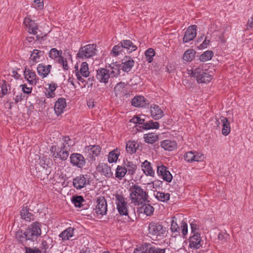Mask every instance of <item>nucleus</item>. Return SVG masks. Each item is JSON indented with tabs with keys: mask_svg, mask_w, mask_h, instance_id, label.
<instances>
[{
	"mask_svg": "<svg viewBox=\"0 0 253 253\" xmlns=\"http://www.w3.org/2000/svg\"><path fill=\"white\" fill-rule=\"evenodd\" d=\"M42 234L41 224L37 221L29 225L25 231L19 230L16 232L15 236L20 244L28 245V242H34Z\"/></svg>",
	"mask_w": 253,
	"mask_h": 253,
	"instance_id": "obj_1",
	"label": "nucleus"
},
{
	"mask_svg": "<svg viewBox=\"0 0 253 253\" xmlns=\"http://www.w3.org/2000/svg\"><path fill=\"white\" fill-rule=\"evenodd\" d=\"M130 198L135 205H140L144 203H149V195L140 186L137 184L132 185L130 187Z\"/></svg>",
	"mask_w": 253,
	"mask_h": 253,
	"instance_id": "obj_2",
	"label": "nucleus"
},
{
	"mask_svg": "<svg viewBox=\"0 0 253 253\" xmlns=\"http://www.w3.org/2000/svg\"><path fill=\"white\" fill-rule=\"evenodd\" d=\"M137 48V46L133 44L132 41L129 40H125L122 41L120 43L115 45L112 50V52L115 56H117L120 54L123 55V53H131L136 50Z\"/></svg>",
	"mask_w": 253,
	"mask_h": 253,
	"instance_id": "obj_3",
	"label": "nucleus"
},
{
	"mask_svg": "<svg viewBox=\"0 0 253 253\" xmlns=\"http://www.w3.org/2000/svg\"><path fill=\"white\" fill-rule=\"evenodd\" d=\"M190 75L192 77L196 79L198 84L209 83L212 79L211 76L204 71L201 67L193 69L191 71Z\"/></svg>",
	"mask_w": 253,
	"mask_h": 253,
	"instance_id": "obj_4",
	"label": "nucleus"
},
{
	"mask_svg": "<svg viewBox=\"0 0 253 253\" xmlns=\"http://www.w3.org/2000/svg\"><path fill=\"white\" fill-rule=\"evenodd\" d=\"M96 45L88 44L80 48L77 57L80 59L88 58L94 56L96 54Z\"/></svg>",
	"mask_w": 253,
	"mask_h": 253,
	"instance_id": "obj_5",
	"label": "nucleus"
},
{
	"mask_svg": "<svg viewBox=\"0 0 253 253\" xmlns=\"http://www.w3.org/2000/svg\"><path fill=\"white\" fill-rule=\"evenodd\" d=\"M148 230L151 235L157 238L158 236H164L166 228L159 222L152 221L149 223Z\"/></svg>",
	"mask_w": 253,
	"mask_h": 253,
	"instance_id": "obj_6",
	"label": "nucleus"
},
{
	"mask_svg": "<svg viewBox=\"0 0 253 253\" xmlns=\"http://www.w3.org/2000/svg\"><path fill=\"white\" fill-rule=\"evenodd\" d=\"M115 198L117 209L120 214L121 215H128V205L124 196L122 194H116Z\"/></svg>",
	"mask_w": 253,
	"mask_h": 253,
	"instance_id": "obj_7",
	"label": "nucleus"
},
{
	"mask_svg": "<svg viewBox=\"0 0 253 253\" xmlns=\"http://www.w3.org/2000/svg\"><path fill=\"white\" fill-rule=\"evenodd\" d=\"M70 163L78 168L82 169L85 164L86 161L84 157L81 154L74 153L70 156Z\"/></svg>",
	"mask_w": 253,
	"mask_h": 253,
	"instance_id": "obj_8",
	"label": "nucleus"
},
{
	"mask_svg": "<svg viewBox=\"0 0 253 253\" xmlns=\"http://www.w3.org/2000/svg\"><path fill=\"white\" fill-rule=\"evenodd\" d=\"M95 208L96 212L102 215L106 214L107 211V204L104 197L100 196L97 199Z\"/></svg>",
	"mask_w": 253,
	"mask_h": 253,
	"instance_id": "obj_9",
	"label": "nucleus"
},
{
	"mask_svg": "<svg viewBox=\"0 0 253 253\" xmlns=\"http://www.w3.org/2000/svg\"><path fill=\"white\" fill-rule=\"evenodd\" d=\"M202 243L203 241L201 239V235L199 233L197 232L190 237L189 247L191 249H199L200 247H202Z\"/></svg>",
	"mask_w": 253,
	"mask_h": 253,
	"instance_id": "obj_10",
	"label": "nucleus"
},
{
	"mask_svg": "<svg viewBox=\"0 0 253 253\" xmlns=\"http://www.w3.org/2000/svg\"><path fill=\"white\" fill-rule=\"evenodd\" d=\"M158 175L162 177L164 180L170 182L172 179V175L168 170V168L164 165L157 167Z\"/></svg>",
	"mask_w": 253,
	"mask_h": 253,
	"instance_id": "obj_11",
	"label": "nucleus"
},
{
	"mask_svg": "<svg viewBox=\"0 0 253 253\" xmlns=\"http://www.w3.org/2000/svg\"><path fill=\"white\" fill-rule=\"evenodd\" d=\"M110 70L104 68H100L97 70L96 78L101 83L106 84L108 82L111 74Z\"/></svg>",
	"mask_w": 253,
	"mask_h": 253,
	"instance_id": "obj_12",
	"label": "nucleus"
},
{
	"mask_svg": "<svg viewBox=\"0 0 253 253\" xmlns=\"http://www.w3.org/2000/svg\"><path fill=\"white\" fill-rule=\"evenodd\" d=\"M196 28L197 26L196 25H191L188 27L183 38V42H188L192 41L195 38L197 35Z\"/></svg>",
	"mask_w": 253,
	"mask_h": 253,
	"instance_id": "obj_13",
	"label": "nucleus"
},
{
	"mask_svg": "<svg viewBox=\"0 0 253 253\" xmlns=\"http://www.w3.org/2000/svg\"><path fill=\"white\" fill-rule=\"evenodd\" d=\"M144 124L141 126H136V129L138 131H142V129L149 130L150 129H158L160 126L159 123L157 122H154L152 120L146 121L144 120Z\"/></svg>",
	"mask_w": 253,
	"mask_h": 253,
	"instance_id": "obj_14",
	"label": "nucleus"
},
{
	"mask_svg": "<svg viewBox=\"0 0 253 253\" xmlns=\"http://www.w3.org/2000/svg\"><path fill=\"white\" fill-rule=\"evenodd\" d=\"M134 60L129 56H126L122 59L121 69L125 72L128 73L134 65Z\"/></svg>",
	"mask_w": 253,
	"mask_h": 253,
	"instance_id": "obj_15",
	"label": "nucleus"
},
{
	"mask_svg": "<svg viewBox=\"0 0 253 253\" xmlns=\"http://www.w3.org/2000/svg\"><path fill=\"white\" fill-rule=\"evenodd\" d=\"M96 169L101 175L108 178L111 177L113 174L111 168L107 164L104 163H99L96 167Z\"/></svg>",
	"mask_w": 253,
	"mask_h": 253,
	"instance_id": "obj_16",
	"label": "nucleus"
},
{
	"mask_svg": "<svg viewBox=\"0 0 253 253\" xmlns=\"http://www.w3.org/2000/svg\"><path fill=\"white\" fill-rule=\"evenodd\" d=\"M24 24L28 28V31L30 34L37 35L38 27L34 21L27 17L24 20Z\"/></svg>",
	"mask_w": 253,
	"mask_h": 253,
	"instance_id": "obj_17",
	"label": "nucleus"
},
{
	"mask_svg": "<svg viewBox=\"0 0 253 253\" xmlns=\"http://www.w3.org/2000/svg\"><path fill=\"white\" fill-rule=\"evenodd\" d=\"M150 110L151 116L155 120H159L164 116L163 111L157 105L153 104L151 105Z\"/></svg>",
	"mask_w": 253,
	"mask_h": 253,
	"instance_id": "obj_18",
	"label": "nucleus"
},
{
	"mask_svg": "<svg viewBox=\"0 0 253 253\" xmlns=\"http://www.w3.org/2000/svg\"><path fill=\"white\" fill-rule=\"evenodd\" d=\"M66 107V99L64 98H60L55 102L54 109L57 116L61 115Z\"/></svg>",
	"mask_w": 253,
	"mask_h": 253,
	"instance_id": "obj_19",
	"label": "nucleus"
},
{
	"mask_svg": "<svg viewBox=\"0 0 253 253\" xmlns=\"http://www.w3.org/2000/svg\"><path fill=\"white\" fill-rule=\"evenodd\" d=\"M74 187L77 189H81L86 184V178L83 174H80L74 178L73 180Z\"/></svg>",
	"mask_w": 253,
	"mask_h": 253,
	"instance_id": "obj_20",
	"label": "nucleus"
},
{
	"mask_svg": "<svg viewBox=\"0 0 253 253\" xmlns=\"http://www.w3.org/2000/svg\"><path fill=\"white\" fill-rule=\"evenodd\" d=\"M24 74L25 78L27 80L28 82L32 85H36L37 81L36 80L37 76L35 72L30 69H25Z\"/></svg>",
	"mask_w": 253,
	"mask_h": 253,
	"instance_id": "obj_21",
	"label": "nucleus"
},
{
	"mask_svg": "<svg viewBox=\"0 0 253 253\" xmlns=\"http://www.w3.org/2000/svg\"><path fill=\"white\" fill-rule=\"evenodd\" d=\"M51 68V65H50L45 66L42 64H40L37 68V72L40 76L42 77V78H44L47 77L50 73Z\"/></svg>",
	"mask_w": 253,
	"mask_h": 253,
	"instance_id": "obj_22",
	"label": "nucleus"
},
{
	"mask_svg": "<svg viewBox=\"0 0 253 253\" xmlns=\"http://www.w3.org/2000/svg\"><path fill=\"white\" fill-rule=\"evenodd\" d=\"M44 52L38 49H34L31 52L29 58V61L32 65H34L37 63L40 59L41 56L43 55Z\"/></svg>",
	"mask_w": 253,
	"mask_h": 253,
	"instance_id": "obj_23",
	"label": "nucleus"
},
{
	"mask_svg": "<svg viewBox=\"0 0 253 253\" xmlns=\"http://www.w3.org/2000/svg\"><path fill=\"white\" fill-rule=\"evenodd\" d=\"M176 143L175 141L167 139L162 141L161 142V147L165 150L171 151L176 149Z\"/></svg>",
	"mask_w": 253,
	"mask_h": 253,
	"instance_id": "obj_24",
	"label": "nucleus"
},
{
	"mask_svg": "<svg viewBox=\"0 0 253 253\" xmlns=\"http://www.w3.org/2000/svg\"><path fill=\"white\" fill-rule=\"evenodd\" d=\"M108 67L110 69V74L113 77H117L120 74L121 69V65L117 62H113L109 64Z\"/></svg>",
	"mask_w": 253,
	"mask_h": 253,
	"instance_id": "obj_25",
	"label": "nucleus"
},
{
	"mask_svg": "<svg viewBox=\"0 0 253 253\" xmlns=\"http://www.w3.org/2000/svg\"><path fill=\"white\" fill-rule=\"evenodd\" d=\"M219 119L222 124V133L223 135L227 136L230 133L231 130L230 122L227 118L223 116L220 117Z\"/></svg>",
	"mask_w": 253,
	"mask_h": 253,
	"instance_id": "obj_26",
	"label": "nucleus"
},
{
	"mask_svg": "<svg viewBox=\"0 0 253 253\" xmlns=\"http://www.w3.org/2000/svg\"><path fill=\"white\" fill-rule=\"evenodd\" d=\"M131 105L136 107L145 106L147 104V101L144 96H137L131 100Z\"/></svg>",
	"mask_w": 253,
	"mask_h": 253,
	"instance_id": "obj_27",
	"label": "nucleus"
},
{
	"mask_svg": "<svg viewBox=\"0 0 253 253\" xmlns=\"http://www.w3.org/2000/svg\"><path fill=\"white\" fill-rule=\"evenodd\" d=\"M139 147V144L135 141L129 140L126 143V149L128 153L132 154L136 152Z\"/></svg>",
	"mask_w": 253,
	"mask_h": 253,
	"instance_id": "obj_28",
	"label": "nucleus"
},
{
	"mask_svg": "<svg viewBox=\"0 0 253 253\" xmlns=\"http://www.w3.org/2000/svg\"><path fill=\"white\" fill-rule=\"evenodd\" d=\"M30 209L27 207H23L20 211V215L21 218L26 221H30L34 220V215L29 212Z\"/></svg>",
	"mask_w": 253,
	"mask_h": 253,
	"instance_id": "obj_29",
	"label": "nucleus"
},
{
	"mask_svg": "<svg viewBox=\"0 0 253 253\" xmlns=\"http://www.w3.org/2000/svg\"><path fill=\"white\" fill-rule=\"evenodd\" d=\"M141 167L143 168V170L146 175L154 176L155 174L154 170L153 169L151 163L148 161L145 160L142 164Z\"/></svg>",
	"mask_w": 253,
	"mask_h": 253,
	"instance_id": "obj_30",
	"label": "nucleus"
},
{
	"mask_svg": "<svg viewBox=\"0 0 253 253\" xmlns=\"http://www.w3.org/2000/svg\"><path fill=\"white\" fill-rule=\"evenodd\" d=\"M75 228L73 227H68L65 230L63 231L59 235L63 241L68 240L70 238L73 236Z\"/></svg>",
	"mask_w": 253,
	"mask_h": 253,
	"instance_id": "obj_31",
	"label": "nucleus"
},
{
	"mask_svg": "<svg viewBox=\"0 0 253 253\" xmlns=\"http://www.w3.org/2000/svg\"><path fill=\"white\" fill-rule=\"evenodd\" d=\"M146 143L153 144L159 140V136L155 133L145 134L143 136Z\"/></svg>",
	"mask_w": 253,
	"mask_h": 253,
	"instance_id": "obj_32",
	"label": "nucleus"
},
{
	"mask_svg": "<svg viewBox=\"0 0 253 253\" xmlns=\"http://www.w3.org/2000/svg\"><path fill=\"white\" fill-rule=\"evenodd\" d=\"M86 149L89 155H91L90 158L92 159L94 157L98 156L99 155L101 149L99 145H89Z\"/></svg>",
	"mask_w": 253,
	"mask_h": 253,
	"instance_id": "obj_33",
	"label": "nucleus"
},
{
	"mask_svg": "<svg viewBox=\"0 0 253 253\" xmlns=\"http://www.w3.org/2000/svg\"><path fill=\"white\" fill-rule=\"evenodd\" d=\"M145 249V251L147 253H165L166 249H160L159 248L152 246L150 244H145V247H143V250Z\"/></svg>",
	"mask_w": 253,
	"mask_h": 253,
	"instance_id": "obj_34",
	"label": "nucleus"
},
{
	"mask_svg": "<svg viewBox=\"0 0 253 253\" xmlns=\"http://www.w3.org/2000/svg\"><path fill=\"white\" fill-rule=\"evenodd\" d=\"M71 201L76 207L81 208L85 206V201L82 196H73Z\"/></svg>",
	"mask_w": 253,
	"mask_h": 253,
	"instance_id": "obj_35",
	"label": "nucleus"
},
{
	"mask_svg": "<svg viewBox=\"0 0 253 253\" xmlns=\"http://www.w3.org/2000/svg\"><path fill=\"white\" fill-rule=\"evenodd\" d=\"M124 166L126 168L128 174L133 175L137 169L136 165L134 164L132 162L128 161L127 160L124 161Z\"/></svg>",
	"mask_w": 253,
	"mask_h": 253,
	"instance_id": "obj_36",
	"label": "nucleus"
},
{
	"mask_svg": "<svg viewBox=\"0 0 253 253\" xmlns=\"http://www.w3.org/2000/svg\"><path fill=\"white\" fill-rule=\"evenodd\" d=\"M60 151L59 157L60 160L62 161H66L69 155V152L65 149V145L64 144H62L61 146L59 147Z\"/></svg>",
	"mask_w": 253,
	"mask_h": 253,
	"instance_id": "obj_37",
	"label": "nucleus"
},
{
	"mask_svg": "<svg viewBox=\"0 0 253 253\" xmlns=\"http://www.w3.org/2000/svg\"><path fill=\"white\" fill-rule=\"evenodd\" d=\"M127 172V169L126 167L118 166L116 169V177L119 179H122Z\"/></svg>",
	"mask_w": 253,
	"mask_h": 253,
	"instance_id": "obj_38",
	"label": "nucleus"
},
{
	"mask_svg": "<svg viewBox=\"0 0 253 253\" xmlns=\"http://www.w3.org/2000/svg\"><path fill=\"white\" fill-rule=\"evenodd\" d=\"M195 53L193 49H188L185 52L183 59L186 61L190 62L194 58Z\"/></svg>",
	"mask_w": 253,
	"mask_h": 253,
	"instance_id": "obj_39",
	"label": "nucleus"
},
{
	"mask_svg": "<svg viewBox=\"0 0 253 253\" xmlns=\"http://www.w3.org/2000/svg\"><path fill=\"white\" fill-rule=\"evenodd\" d=\"M141 210L143 211L147 216H150L153 213L154 208L150 204H145L142 205Z\"/></svg>",
	"mask_w": 253,
	"mask_h": 253,
	"instance_id": "obj_40",
	"label": "nucleus"
},
{
	"mask_svg": "<svg viewBox=\"0 0 253 253\" xmlns=\"http://www.w3.org/2000/svg\"><path fill=\"white\" fill-rule=\"evenodd\" d=\"M118 149H116L109 153L108 157V161L110 163L117 161L118 157L119 156V153H118Z\"/></svg>",
	"mask_w": 253,
	"mask_h": 253,
	"instance_id": "obj_41",
	"label": "nucleus"
},
{
	"mask_svg": "<svg viewBox=\"0 0 253 253\" xmlns=\"http://www.w3.org/2000/svg\"><path fill=\"white\" fill-rule=\"evenodd\" d=\"M52 243V239L48 236H44L42 241V249L46 250Z\"/></svg>",
	"mask_w": 253,
	"mask_h": 253,
	"instance_id": "obj_42",
	"label": "nucleus"
},
{
	"mask_svg": "<svg viewBox=\"0 0 253 253\" xmlns=\"http://www.w3.org/2000/svg\"><path fill=\"white\" fill-rule=\"evenodd\" d=\"M155 197L159 201L166 202L169 200L170 195L169 193L157 192Z\"/></svg>",
	"mask_w": 253,
	"mask_h": 253,
	"instance_id": "obj_43",
	"label": "nucleus"
},
{
	"mask_svg": "<svg viewBox=\"0 0 253 253\" xmlns=\"http://www.w3.org/2000/svg\"><path fill=\"white\" fill-rule=\"evenodd\" d=\"M62 54V50H58L55 48H53L50 49L49 53V56L51 59H55L56 58H58V59L60 57H62L61 56Z\"/></svg>",
	"mask_w": 253,
	"mask_h": 253,
	"instance_id": "obj_44",
	"label": "nucleus"
},
{
	"mask_svg": "<svg viewBox=\"0 0 253 253\" xmlns=\"http://www.w3.org/2000/svg\"><path fill=\"white\" fill-rule=\"evenodd\" d=\"M213 55V53L212 51L207 50L200 55V60L202 62L207 61L211 59Z\"/></svg>",
	"mask_w": 253,
	"mask_h": 253,
	"instance_id": "obj_45",
	"label": "nucleus"
},
{
	"mask_svg": "<svg viewBox=\"0 0 253 253\" xmlns=\"http://www.w3.org/2000/svg\"><path fill=\"white\" fill-rule=\"evenodd\" d=\"M180 231L183 236H185L187 235L188 232V226L187 223L184 220L181 221L180 223V226H179L178 231H175V232L178 233V235H179Z\"/></svg>",
	"mask_w": 253,
	"mask_h": 253,
	"instance_id": "obj_46",
	"label": "nucleus"
},
{
	"mask_svg": "<svg viewBox=\"0 0 253 253\" xmlns=\"http://www.w3.org/2000/svg\"><path fill=\"white\" fill-rule=\"evenodd\" d=\"M155 55V52L153 48H150L146 50L145 52V56L146 58V61L148 63H151L153 60V57Z\"/></svg>",
	"mask_w": 253,
	"mask_h": 253,
	"instance_id": "obj_47",
	"label": "nucleus"
},
{
	"mask_svg": "<svg viewBox=\"0 0 253 253\" xmlns=\"http://www.w3.org/2000/svg\"><path fill=\"white\" fill-rule=\"evenodd\" d=\"M80 73L83 77H87L89 76V72H88V64L86 62L82 63Z\"/></svg>",
	"mask_w": 253,
	"mask_h": 253,
	"instance_id": "obj_48",
	"label": "nucleus"
},
{
	"mask_svg": "<svg viewBox=\"0 0 253 253\" xmlns=\"http://www.w3.org/2000/svg\"><path fill=\"white\" fill-rule=\"evenodd\" d=\"M143 117H145V115H142ZM145 118H142L138 116H134L129 122L133 123L135 124H139V126H141L142 124H144Z\"/></svg>",
	"mask_w": 253,
	"mask_h": 253,
	"instance_id": "obj_49",
	"label": "nucleus"
},
{
	"mask_svg": "<svg viewBox=\"0 0 253 253\" xmlns=\"http://www.w3.org/2000/svg\"><path fill=\"white\" fill-rule=\"evenodd\" d=\"M10 86L9 85L7 84L6 81L2 80V84L0 85L1 87V92L2 95L0 96V97H2L4 95H6L7 93L8 88L7 87Z\"/></svg>",
	"mask_w": 253,
	"mask_h": 253,
	"instance_id": "obj_50",
	"label": "nucleus"
},
{
	"mask_svg": "<svg viewBox=\"0 0 253 253\" xmlns=\"http://www.w3.org/2000/svg\"><path fill=\"white\" fill-rule=\"evenodd\" d=\"M56 85L55 84H48V91L46 95L48 98L54 97L55 96L54 90L56 89Z\"/></svg>",
	"mask_w": 253,
	"mask_h": 253,
	"instance_id": "obj_51",
	"label": "nucleus"
},
{
	"mask_svg": "<svg viewBox=\"0 0 253 253\" xmlns=\"http://www.w3.org/2000/svg\"><path fill=\"white\" fill-rule=\"evenodd\" d=\"M192 162L202 161L204 159V156L196 151H193Z\"/></svg>",
	"mask_w": 253,
	"mask_h": 253,
	"instance_id": "obj_52",
	"label": "nucleus"
},
{
	"mask_svg": "<svg viewBox=\"0 0 253 253\" xmlns=\"http://www.w3.org/2000/svg\"><path fill=\"white\" fill-rule=\"evenodd\" d=\"M59 146H53L50 148V152L51 153L52 155V157L55 158H59V154L60 153V151H59Z\"/></svg>",
	"mask_w": 253,
	"mask_h": 253,
	"instance_id": "obj_53",
	"label": "nucleus"
},
{
	"mask_svg": "<svg viewBox=\"0 0 253 253\" xmlns=\"http://www.w3.org/2000/svg\"><path fill=\"white\" fill-rule=\"evenodd\" d=\"M176 218L175 217H173L171 222L170 229L172 233H174L175 231H177L179 228V225L176 222Z\"/></svg>",
	"mask_w": 253,
	"mask_h": 253,
	"instance_id": "obj_54",
	"label": "nucleus"
},
{
	"mask_svg": "<svg viewBox=\"0 0 253 253\" xmlns=\"http://www.w3.org/2000/svg\"><path fill=\"white\" fill-rule=\"evenodd\" d=\"M58 62L62 65L64 70H67L69 69L68 63L65 58H64L63 57H59L58 59Z\"/></svg>",
	"mask_w": 253,
	"mask_h": 253,
	"instance_id": "obj_55",
	"label": "nucleus"
},
{
	"mask_svg": "<svg viewBox=\"0 0 253 253\" xmlns=\"http://www.w3.org/2000/svg\"><path fill=\"white\" fill-rule=\"evenodd\" d=\"M25 253H41L42 251L37 248H32L25 245Z\"/></svg>",
	"mask_w": 253,
	"mask_h": 253,
	"instance_id": "obj_56",
	"label": "nucleus"
},
{
	"mask_svg": "<svg viewBox=\"0 0 253 253\" xmlns=\"http://www.w3.org/2000/svg\"><path fill=\"white\" fill-rule=\"evenodd\" d=\"M193 151H189L186 152L184 155V158L185 161L189 163L192 162Z\"/></svg>",
	"mask_w": 253,
	"mask_h": 253,
	"instance_id": "obj_57",
	"label": "nucleus"
},
{
	"mask_svg": "<svg viewBox=\"0 0 253 253\" xmlns=\"http://www.w3.org/2000/svg\"><path fill=\"white\" fill-rule=\"evenodd\" d=\"M25 97L24 93L21 92H18L15 96L14 99L15 103H18L19 102L21 101Z\"/></svg>",
	"mask_w": 253,
	"mask_h": 253,
	"instance_id": "obj_58",
	"label": "nucleus"
},
{
	"mask_svg": "<svg viewBox=\"0 0 253 253\" xmlns=\"http://www.w3.org/2000/svg\"><path fill=\"white\" fill-rule=\"evenodd\" d=\"M20 86L22 87V91L24 93H26L27 94H31L32 90V87H27L26 84H21Z\"/></svg>",
	"mask_w": 253,
	"mask_h": 253,
	"instance_id": "obj_59",
	"label": "nucleus"
},
{
	"mask_svg": "<svg viewBox=\"0 0 253 253\" xmlns=\"http://www.w3.org/2000/svg\"><path fill=\"white\" fill-rule=\"evenodd\" d=\"M210 40L208 39V37H206L204 42L199 45V48L203 49L207 47V46L209 44Z\"/></svg>",
	"mask_w": 253,
	"mask_h": 253,
	"instance_id": "obj_60",
	"label": "nucleus"
},
{
	"mask_svg": "<svg viewBox=\"0 0 253 253\" xmlns=\"http://www.w3.org/2000/svg\"><path fill=\"white\" fill-rule=\"evenodd\" d=\"M153 188H157L158 187H162L163 185V181L159 180H155L152 182Z\"/></svg>",
	"mask_w": 253,
	"mask_h": 253,
	"instance_id": "obj_61",
	"label": "nucleus"
},
{
	"mask_svg": "<svg viewBox=\"0 0 253 253\" xmlns=\"http://www.w3.org/2000/svg\"><path fill=\"white\" fill-rule=\"evenodd\" d=\"M191 229L192 233L194 234V233H196L197 232L196 231L198 230V226L195 222L192 221L190 223Z\"/></svg>",
	"mask_w": 253,
	"mask_h": 253,
	"instance_id": "obj_62",
	"label": "nucleus"
},
{
	"mask_svg": "<svg viewBox=\"0 0 253 253\" xmlns=\"http://www.w3.org/2000/svg\"><path fill=\"white\" fill-rule=\"evenodd\" d=\"M34 2L36 3L37 7L39 9H42L43 7V2L42 0H34Z\"/></svg>",
	"mask_w": 253,
	"mask_h": 253,
	"instance_id": "obj_63",
	"label": "nucleus"
},
{
	"mask_svg": "<svg viewBox=\"0 0 253 253\" xmlns=\"http://www.w3.org/2000/svg\"><path fill=\"white\" fill-rule=\"evenodd\" d=\"M228 236L227 234H224L221 233H219L218 235V238L219 240L222 241L223 242H226L227 239V237Z\"/></svg>",
	"mask_w": 253,
	"mask_h": 253,
	"instance_id": "obj_64",
	"label": "nucleus"
}]
</instances>
